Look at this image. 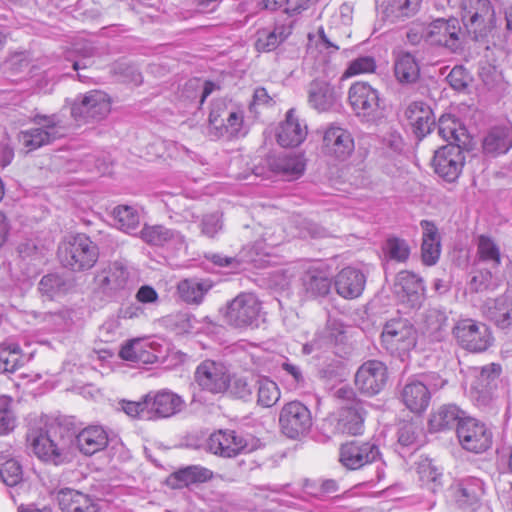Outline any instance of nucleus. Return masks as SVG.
Wrapping results in <instances>:
<instances>
[{"label": "nucleus", "mask_w": 512, "mask_h": 512, "mask_svg": "<svg viewBox=\"0 0 512 512\" xmlns=\"http://www.w3.org/2000/svg\"><path fill=\"white\" fill-rule=\"evenodd\" d=\"M459 14L467 36L482 44H488L498 34L500 18L490 0H460Z\"/></svg>", "instance_id": "obj_1"}, {"label": "nucleus", "mask_w": 512, "mask_h": 512, "mask_svg": "<svg viewBox=\"0 0 512 512\" xmlns=\"http://www.w3.org/2000/svg\"><path fill=\"white\" fill-rule=\"evenodd\" d=\"M98 257L97 245L85 234L69 235L58 246L60 263L75 272L91 269Z\"/></svg>", "instance_id": "obj_2"}, {"label": "nucleus", "mask_w": 512, "mask_h": 512, "mask_svg": "<svg viewBox=\"0 0 512 512\" xmlns=\"http://www.w3.org/2000/svg\"><path fill=\"white\" fill-rule=\"evenodd\" d=\"M335 396L343 403L334 417V432L351 436L361 435L366 416L364 403L356 398L354 390L348 386L337 389Z\"/></svg>", "instance_id": "obj_3"}, {"label": "nucleus", "mask_w": 512, "mask_h": 512, "mask_svg": "<svg viewBox=\"0 0 512 512\" xmlns=\"http://www.w3.org/2000/svg\"><path fill=\"white\" fill-rule=\"evenodd\" d=\"M418 333L414 325L405 318H393L387 321L381 333L383 347L402 360L417 345Z\"/></svg>", "instance_id": "obj_4"}, {"label": "nucleus", "mask_w": 512, "mask_h": 512, "mask_svg": "<svg viewBox=\"0 0 512 512\" xmlns=\"http://www.w3.org/2000/svg\"><path fill=\"white\" fill-rule=\"evenodd\" d=\"M193 377L201 391L216 395L229 389L231 371L221 360L205 359L197 365Z\"/></svg>", "instance_id": "obj_5"}, {"label": "nucleus", "mask_w": 512, "mask_h": 512, "mask_svg": "<svg viewBox=\"0 0 512 512\" xmlns=\"http://www.w3.org/2000/svg\"><path fill=\"white\" fill-rule=\"evenodd\" d=\"M111 111V99L101 90H91L80 94L71 105V116L78 123L98 122Z\"/></svg>", "instance_id": "obj_6"}, {"label": "nucleus", "mask_w": 512, "mask_h": 512, "mask_svg": "<svg viewBox=\"0 0 512 512\" xmlns=\"http://www.w3.org/2000/svg\"><path fill=\"white\" fill-rule=\"evenodd\" d=\"M208 120L210 133L215 137L232 139L247 133L243 111L228 109L222 101L213 103Z\"/></svg>", "instance_id": "obj_7"}, {"label": "nucleus", "mask_w": 512, "mask_h": 512, "mask_svg": "<svg viewBox=\"0 0 512 512\" xmlns=\"http://www.w3.org/2000/svg\"><path fill=\"white\" fill-rule=\"evenodd\" d=\"M428 43L442 46L450 52L462 50L466 43L467 33L455 17L437 18L428 24Z\"/></svg>", "instance_id": "obj_8"}, {"label": "nucleus", "mask_w": 512, "mask_h": 512, "mask_svg": "<svg viewBox=\"0 0 512 512\" xmlns=\"http://www.w3.org/2000/svg\"><path fill=\"white\" fill-rule=\"evenodd\" d=\"M261 303L252 293H240L227 303L223 316L225 322L236 328L258 325Z\"/></svg>", "instance_id": "obj_9"}, {"label": "nucleus", "mask_w": 512, "mask_h": 512, "mask_svg": "<svg viewBox=\"0 0 512 512\" xmlns=\"http://www.w3.org/2000/svg\"><path fill=\"white\" fill-rule=\"evenodd\" d=\"M278 421L281 432L290 439L305 436L313 425L311 411L305 404L297 400L283 405Z\"/></svg>", "instance_id": "obj_10"}, {"label": "nucleus", "mask_w": 512, "mask_h": 512, "mask_svg": "<svg viewBox=\"0 0 512 512\" xmlns=\"http://www.w3.org/2000/svg\"><path fill=\"white\" fill-rule=\"evenodd\" d=\"M456 434L462 448L469 452L483 453L492 446V430L476 418L462 419L456 429Z\"/></svg>", "instance_id": "obj_11"}, {"label": "nucleus", "mask_w": 512, "mask_h": 512, "mask_svg": "<svg viewBox=\"0 0 512 512\" xmlns=\"http://www.w3.org/2000/svg\"><path fill=\"white\" fill-rule=\"evenodd\" d=\"M452 331L459 345L471 352L485 351L492 343L487 325L473 319L459 320Z\"/></svg>", "instance_id": "obj_12"}, {"label": "nucleus", "mask_w": 512, "mask_h": 512, "mask_svg": "<svg viewBox=\"0 0 512 512\" xmlns=\"http://www.w3.org/2000/svg\"><path fill=\"white\" fill-rule=\"evenodd\" d=\"M96 289L107 297H116L128 291L131 278L128 268L120 261L108 264L94 278Z\"/></svg>", "instance_id": "obj_13"}, {"label": "nucleus", "mask_w": 512, "mask_h": 512, "mask_svg": "<svg viewBox=\"0 0 512 512\" xmlns=\"http://www.w3.org/2000/svg\"><path fill=\"white\" fill-rule=\"evenodd\" d=\"M501 371V366L496 363L475 369V379L470 393L476 405L486 407L494 400Z\"/></svg>", "instance_id": "obj_14"}, {"label": "nucleus", "mask_w": 512, "mask_h": 512, "mask_svg": "<svg viewBox=\"0 0 512 512\" xmlns=\"http://www.w3.org/2000/svg\"><path fill=\"white\" fill-rule=\"evenodd\" d=\"M207 448L215 455L231 458L255 449L253 444L234 430H218L210 435Z\"/></svg>", "instance_id": "obj_15"}, {"label": "nucleus", "mask_w": 512, "mask_h": 512, "mask_svg": "<svg viewBox=\"0 0 512 512\" xmlns=\"http://www.w3.org/2000/svg\"><path fill=\"white\" fill-rule=\"evenodd\" d=\"M380 458V450L374 441H349L340 446L339 461L349 470H357Z\"/></svg>", "instance_id": "obj_16"}, {"label": "nucleus", "mask_w": 512, "mask_h": 512, "mask_svg": "<svg viewBox=\"0 0 512 512\" xmlns=\"http://www.w3.org/2000/svg\"><path fill=\"white\" fill-rule=\"evenodd\" d=\"M463 148L460 145L447 144L435 151L434 170L448 182L455 181L462 171L465 162Z\"/></svg>", "instance_id": "obj_17"}, {"label": "nucleus", "mask_w": 512, "mask_h": 512, "mask_svg": "<svg viewBox=\"0 0 512 512\" xmlns=\"http://www.w3.org/2000/svg\"><path fill=\"white\" fill-rule=\"evenodd\" d=\"M387 379L386 365L378 360H369L358 368L355 385L361 393L374 396L385 387Z\"/></svg>", "instance_id": "obj_18"}, {"label": "nucleus", "mask_w": 512, "mask_h": 512, "mask_svg": "<svg viewBox=\"0 0 512 512\" xmlns=\"http://www.w3.org/2000/svg\"><path fill=\"white\" fill-rule=\"evenodd\" d=\"M349 103L358 117L369 119L380 107L378 91L367 82H355L348 91Z\"/></svg>", "instance_id": "obj_19"}, {"label": "nucleus", "mask_w": 512, "mask_h": 512, "mask_svg": "<svg viewBox=\"0 0 512 512\" xmlns=\"http://www.w3.org/2000/svg\"><path fill=\"white\" fill-rule=\"evenodd\" d=\"M146 395L149 420L169 418L179 413L184 406L183 399L169 390L149 392Z\"/></svg>", "instance_id": "obj_20"}, {"label": "nucleus", "mask_w": 512, "mask_h": 512, "mask_svg": "<svg viewBox=\"0 0 512 512\" xmlns=\"http://www.w3.org/2000/svg\"><path fill=\"white\" fill-rule=\"evenodd\" d=\"M323 152L338 160H346L354 151V139L349 131L330 126L323 135Z\"/></svg>", "instance_id": "obj_21"}, {"label": "nucleus", "mask_w": 512, "mask_h": 512, "mask_svg": "<svg viewBox=\"0 0 512 512\" xmlns=\"http://www.w3.org/2000/svg\"><path fill=\"white\" fill-rule=\"evenodd\" d=\"M301 283L309 298L327 296L332 286L328 269L319 262L312 263L305 268L301 276Z\"/></svg>", "instance_id": "obj_22"}, {"label": "nucleus", "mask_w": 512, "mask_h": 512, "mask_svg": "<svg viewBox=\"0 0 512 512\" xmlns=\"http://www.w3.org/2000/svg\"><path fill=\"white\" fill-rule=\"evenodd\" d=\"M366 276L353 267H345L335 276L334 286L337 294L344 299H356L364 291Z\"/></svg>", "instance_id": "obj_23"}, {"label": "nucleus", "mask_w": 512, "mask_h": 512, "mask_svg": "<svg viewBox=\"0 0 512 512\" xmlns=\"http://www.w3.org/2000/svg\"><path fill=\"white\" fill-rule=\"evenodd\" d=\"M45 431L40 428V433L34 435V454L44 462L58 465L65 459L63 449L51 438L52 431L57 429L54 423L45 424Z\"/></svg>", "instance_id": "obj_24"}, {"label": "nucleus", "mask_w": 512, "mask_h": 512, "mask_svg": "<svg viewBox=\"0 0 512 512\" xmlns=\"http://www.w3.org/2000/svg\"><path fill=\"white\" fill-rule=\"evenodd\" d=\"M394 290L402 298H406L413 307L419 306L424 299L423 279L410 271H400L396 275Z\"/></svg>", "instance_id": "obj_25"}, {"label": "nucleus", "mask_w": 512, "mask_h": 512, "mask_svg": "<svg viewBox=\"0 0 512 512\" xmlns=\"http://www.w3.org/2000/svg\"><path fill=\"white\" fill-rule=\"evenodd\" d=\"M295 109L286 113L285 120L279 125L277 141L283 147H296L307 136V126L297 116Z\"/></svg>", "instance_id": "obj_26"}, {"label": "nucleus", "mask_w": 512, "mask_h": 512, "mask_svg": "<svg viewBox=\"0 0 512 512\" xmlns=\"http://www.w3.org/2000/svg\"><path fill=\"white\" fill-rule=\"evenodd\" d=\"M267 163L273 173L288 181L298 179L305 171V161L301 155L273 156L268 158Z\"/></svg>", "instance_id": "obj_27"}, {"label": "nucleus", "mask_w": 512, "mask_h": 512, "mask_svg": "<svg viewBox=\"0 0 512 512\" xmlns=\"http://www.w3.org/2000/svg\"><path fill=\"white\" fill-rule=\"evenodd\" d=\"M108 443V433L99 425L88 426L76 436V445L79 451L86 456L102 451L107 447Z\"/></svg>", "instance_id": "obj_28"}, {"label": "nucleus", "mask_w": 512, "mask_h": 512, "mask_svg": "<svg viewBox=\"0 0 512 512\" xmlns=\"http://www.w3.org/2000/svg\"><path fill=\"white\" fill-rule=\"evenodd\" d=\"M483 313L498 327L505 329L512 325V294L505 293L495 299H487Z\"/></svg>", "instance_id": "obj_29"}, {"label": "nucleus", "mask_w": 512, "mask_h": 512, "mask_svg": "<svg viewBox=\"0 0 512 512\" xmlns=\"http://www.w3.org/2000/svg\"><path fill=\"white\" fill-rule=\"evenodd\" d=\"M486 155L496 157L506 154L512 148V126L500 125L491 128L482 142Z\"/></svg>", "instance_id": "obj_30"}, {"label": "nucleus", "mask_w": 512, "mask_h": 512, "mask_svg": "<svg viewBox=\"0 0 512 512\" xmlns=\"http://www.w3.org/2000/svg\"><path fill=\"white\" fill-rule=\"evenodd\" d=\"M308 103L319 111H328L337 100L335 88L329 81L324 79H315L308 86Z\"/></svg>", "instance_id": "obj_31"}, {"label": "nucleus", "mask_w": 512, "mask_h": 512, "mask_svg": "<svg viewBox=\"0 0 512 512\" xmlns=\"http://www.w3.org/2000/svg\"><path fill=\"white\" fill-rule=\"evenodd\" d=\"M405 116L418 138L429 134L435 124L431 108L423 102L411 103L405 111Z\"/></svg>", "instance_id": "obj_32"}, {"label": "nucleus", "mask_w": 512, "mask_h": 512, "mask_svg": "<svg viewBox=\"0 0 512 512\" xmlns=\"http://www.w3.org/2000/svg\"><path fill=\"white\" fill-rule=\"evenodd\" d=\"M429 388L419 379L409 380L402 389L401 398L406 407L414 413L424 411L430 401Z\"/></svg>", "instance_id": "obj_33"}, {"label": "nucleus", "mask_w": 512, "mask_h": 512, "mask_svg": "<svg viewBox=\"0 0 512 512\" xmlns=\"http://www.w3.org/2000/svg\"><path fill=\"white\" fill-rule=\"evenodd\" d=\"M57 500L63 512H99L97 504L77 490L63 488L57 493Z\"/></svg>", "instance_id": "obj_34"}, {"label": "nucleus", "mask_w": 512, "mask_h": 512, "mask_svg": "<svg viewBox=\"0 0 512 512\" xmlns=\"http://www.w3.org/2000/svg\"><path fill=\"white\" fill-rule=\"evenodd\" d=\"M420 225L423 230L421 245L422 261L425 265L432 266L437 263L441 253L438 229L434 223L428 220H422Z\"/></svg>", "instance_id": "obj_35"}, {"label": "nucleus", "mask_w": 512, "mask_h": 512, "mask_svg": "<svg viewBox=\"0 0 512 512\" xmlns=\"http://www.w3.org/2000/svg\"><path fill=\"white\" fill-rule=\"evenodd\" d=\"M63 135L64 130L55 116L34 115V149L50 144Z\"/></svg>", "instance_id": "obj_36"}, {"label": "nucleus", "mask_w": 512, "mask_h": 512, "mask_svg": "<svg viewBox=\"0 0 512 512\" xmlns=\"http://www.w3.org/2000/svg\"><path fill=\"white\" fill-rule=\"evenodd\" d=\"M140 237L145 243L152 246H163L168 243L181 245L184 243L183 235L163 225L145 224L140 231Z\"/></svg>", "instance_id": "obj_37"}, {"label": "nucleus", "mask_w": 512, "mask_h": 512, "mask_svg": "<svg viewBox=\"0 0 512 512\" xmlns=\"http://www.w3.org/2000/svg\"><path fill=\"white\" fill-rule=\"evenodd\" d=\"M424 333L432 341H442L448 334L449 318L444 310L431 308L424 315Z\"/></svg>", "instance_id": "obj_38"}, {"label": "nucleus", "mask_w": 512, "mask_h": 512, "mask_svg": "<svg viewBox=\"0 0 512 512\" xmlns=\"http://www.w3.org/2000/svg\"><path fill=\"white\" fill-rule=\"evenodd\" d=\"M464 414V411H462L456 405H442L434 413H432L429 419L430 429L432 431H441L450 429L454 426L457 428L459 422L465 418Z\"/></svg>", "instance_id": "obj_39"}, {"label": "nucleus", "mask_w": 512, "mask_h": 512, "mask_svg": "<svg viewBox=\"0 0 512 512\" xmlns=\"http://www.w3.org/2000/svg\"><path fill=\"white\" fill-rule=\"evenodd\" d=\"M212 476L211 470L199 465H191L174 472L169 478V483L173 488H182L196 483H204Z\"/></svg>", "instance_id": "obj_40"}, {"label": "nucleus", "mask_w": 512, "mask_h": 512, "mask_svg": "<svg viewBox=\"0 0 512 512\" xmlns=\"http://www.w3.org/2000/svg\"><path fill=\"white\" fill-rule=\"evenodd\" d=\"M422 0H391L383 9V18L390 23L403 22L420 9Z\"/></svg>", "instance_id": "obj_41"}, {"label": "nucleus", "mask_w": 512, "mask_h": 512, "mask_svg": "<svg viewBox=\"0 0 512 512\" xmlns=\"http://www.w3.org/2000/svg\"><path fill=\"white\" fill-rule=\"evenodd\" d=\"M438 134L448 144L466 147L468 135L466 129L451 115H442L438 121Z\"/></svg>", "instance_id": "obj_42"}, {"label": "nucleus", "mask_w": 512, "mask_h": 512, "mask_svg": "<svg viewBox=\"0 0 512 512\" xmlns=\"http://www.w3.org/2000/svg\"><path fill=\"white\" fill-rule=\"evenodd\" d=\"M394 73L400 83L413 84L419 79L420 67L411 53L400 52L395 58Z\"/></svg>", "instance_id": "obj_43"}, {"label": "nucleus", "mask_w": 512, "mask_h": 512, "mask_svg": "<svg viewBox=\"0 0 512 512\" xmlns=\"http://www.w3.org/2000/svg\"><path fill=\"white\" fill-rule=\"evenodd\" d=\"M212 286L208 279H185L178 284V293L186 303L200 304Z\"/></svg>", "instance_id": "obj_44"}, {"label": "nucleus", "mask_w": 512, "mask_h": 512, "mask_svg": "<svg viewBox=\"0 0 512 512\" xmlns=\"http://www.w3.org/2000/svg\"><path fill=\"white\" fill-rule=\"evenodd\" d=\"M257 404L263 408L274 406L281 397L278 385L267 377H259L255 380Z\"/></svg>", "instance_id": "obj_45"}, {"label": "nucleus", "mask_w": 512, "mask_h": 512, "mask_svg": "<svg viewBox=\"0 0 512 512\" xmlns=\"http://www.w3.org/2000/svg\"><path fill=\"white\" fill-rule=\"evenodd\" d=\"M25 358L17 343H3L0 345V372L13 373L23 365Z\"/></svg>", "instance_id": "obj_46"}, {"label": "nucleus", "mask_w": 512, "mask_h": 512, "mask_svg": "<svg viewBox=\"0 0 512 512\" xmlns=\"http://www.w3.org/2000/svg\"><path fill=\"white\" fill-rule=\"evenodd\" d=\"M67 281L58 274L45 275L39 282V293L49 300L59 298L68 290Z\"/></svg>", "instance_id": "obj_47"}, {"label": "nucleus", "mask_w": 512, "mask_h": 512, "mask_svg": "<svg viewBox=\"0 0 512 512\" xmlns=\"http://www.w3.org/2000/svg\"><path fill=\"white\" fill-rule=\"evenodd\" d=\"M114 224L126 233L134 232L139 226V215L137 211L128 205H119L112 212Z\"/></svg>", "instance_id": "obj_48"}, {"label": "nucleus", "mask_w": 512, "mask_h": 512, "mask_svg": "<svg viewBox=\"0 0 512 512\" xmlns=\"http://www.w3.org/2000/svg\"><path fill=\"white\" fill-rule=\"evenodd\" d=\"M0 480L7 486H18L22 481V467L7 455L0 456Z\"/></svg>", "instance_id": "obj_49"}, {"label": "nucleus", "mask_w": 512, "mask_h": 512, "mask_svg": "<svg viewBox=\"0 0 512 512\" xmlns=\"http://www.w3.org/2000/svg\"><path fill=\"white\" fill-rule=\"evenodd\" d=\"M417 473L422 485L427 486L432 492H436L442 485V473L431 460L420 461L417 466Z\"/></svg>", "instance_id": "obj_50"}, {"label": "nucleus", "mask_w": 512, "mask_h": 512, "mask_svg": "<svg viewBox=\"0 0 512 512\" xmlns=\"http://www.w3.org/2000/svg\"><path fill=\"white\" fill-rule=\"evenodd\" d=\"M477 256L483 262L491 263L494 267L501 264L499 246L489 236L480 235L477 240Z\"/></svg>", "instance_id": "obj_51"}, {"label": "nucleus", "mask_w": 512, "mask_h": 512, "mask_svg": "<svg viewBox=\"0 0 512 512\" xmlns=\"http://www.w3.org/2000/svg\"><path fill=\"white\" fill-rule=\"evenodd\" d=\"M286 37L284 27H276L273 31H258L255 48L258 52H270L276 49Z\"/></svg>", "instance_id": "obj_52"}, {"label": "nucleus", "mask_w": 512, "mask_h": 512, "mask_svg": "<svg viewBox=\"0 0 512 512\" xmlns=\"http://www.w3.org/2000/svg\"><path fill=\"white\" fill-rule=\"evenodd\" d=\"M30 62L29 52H14L5 59L2 64V70L8 77H14L25 71H30Z\"/></svg>", "instance_id": "obj_53"}, {"label": "nucleus", "mask_w": 512, "mask_h": 512, "mask_svg": "<svg viewBox=\"0 0 512 512\" xmlns=\"http://www.w3.org/2000/svg\"><path fill=\"white\" fill-rule=\"evenodd\" d=\"M481 494V483L479 480H465L456 485L454 496L461 504L474 503Z\"/></svg>", "instance_id": "obj_54"}, {"label": "nucleus", "mask_w": 512, "mask_h": 512, "mask_svg": "<svg viewBox=\"0 0 512 512\" xmlns=\"http://www.w3.org/2000/svg\"><path fill=\"white\" fill-rule=\"evenodd\" d=\"M376 67L374 57L368 55L360 56L349 63L341 78L346 79L361 74L373 73Z\"/></svg>", "instance_id": "obj_55"}, {"label": "nucleus", "mask_w": 512, "mask_h": 512, "mask_svg": "<svg viewBox=\"0 0 512 512\" xmlns=\"http://www.w3.org/2000/svg\"><path fill=\"white\" fill-rule=\"evenodd\" d=\"M386 255L397 262H405L410 255V247L406 240L398 237H390L384 247Z\"/></svg>", "instance_id": "obj_56"}, {"label": "nucleus", "mask_w": 512, "mask_h": 512, "mask_svg": "<svg viewBox=\"0 0 512 512\" xmlns=\"http://www.w3.org/2000/svg\"><path fill=\"white\" fill-rule=\"evenodd\" d=\"M11 404L10 397L0 396V435H7L16 427V417Z\"/></svg>", "instance_id": "obj_57"}, {"label": "nucleus", "mask_w": 512, "mask_h": 512, "mask_svg": "<svg viewBox=\"0 0 512 512\" xmlns=\"http://www.w3.org/2000/svg\"><path fill=\"white\" fill-rule=\"evenodd\" d=\"M304 487L308 494L317 498H322L339 491L338 482L334 479H324L320 482L306 481Z\"/></svg>", "instance_id": "obj_58"}, {"label": "nucleus", "mask_w": 512, "mask_h": 512, "mask_svg": "<svg viewBox=\"0 0 512 512\" xmlns=\"http://www.w3.org/2000/svg\"><path fill=\"white\" fill-rule=\"evenodd\" d=\"M255 380L246 377H236L230 382L231 393L244 401H251L253 397V390L255 389Z\"/></svg>", "instance_id": "obj_59"}, {"label": "nucleus", "mask_w": 512, "mask_h": 512, "mask_svg": "<svg viewBox=\"0 0 512 512\" xmlns=\"http://www.w3.org/2000/svg\"><path fill=\"white\" fill-rule=\"evenodd\" d=\"M448 84L456 91H464L468 87L471 76L463 66H455L446 76Z\"/></svg>", "instance_id": "obj_60"}, {"label": "nucleus", "mask_w": 512, "mask_h": 512, "mask_svg": "<svg viewBox=\"0 0 512 512\" xmlns=\"http://www.w3.org/2000/svg\"><path fill=\"white\" fill-rule=\"evenodd\" d=\"M121 409L132 418H139L143 420H149V411L147 403V395H145L142 401H122L120 403Z\"/></svg>", "instance_id": "obj_61"}, {"label": "nucleus", "mask_w": 512, "mask_h": 512, "mask_svg": "<svg viewBox=\"0 0 512 512\" xmlns=\"http://www.w3.org/2000/svg\"><path fill=\"white\" fill-rule=\"evenodd\" d=\"M146 341L141 339H133L122 346L119 355L125 361L136 363L139 354L141 353Z\"/></svg>", "instance_id": "obj_62"}, {"label": "nucleus", "mask_w": 512, "mask_h": 512, "mask_svg": "<svg viewBox=\"0 0 512 512\" xmlns=\"http://www.w3.org/2000/svg\"><path fill=\"white\" fill-rule=\"evenodd\" d=\"M492 273L489 270L475 271L470 282L469 288L473 292H482L490 287Z\"/></svg>", "instance_id": "obj_63"}, {"label": "nucleus", "mask_w": 512, "mask_h": 512, "mask_svg": "<svg viewBox=\"0 0 512 512\" xmlns=\"http://www.w3.org/2000/svg\"><path fill=\"white\" fill-rule=\"evenodd\" d=\"M222 229L221 216L218 213H212L203 217L201 222V231L208 237H214Z\"/></svg>", "instance_id": "obj_64"}]
</instances>
